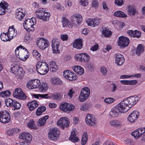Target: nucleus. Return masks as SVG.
<instances>
[{
    "instance_id": "aec40b11",
    "label": "nucleus",
    "mask_w": 145,
    "mask_h": 145,
    "mask_svg": "<svg viewBox=\"0 0 145 145\" xmlns=\"http://www.w3.org/2000/svg\"><path fill=\"white\" fill-rule=\"evenodd\" d=\"M41 84L39 80L35 79L29 81L26 85L27 87L29 89H33L39 87Z\"/></svg>"
},
{
    "instance_id": "39448f33",
    "label": "nucleus",
    "mask_w": 145,
    "mask_h": 145,
    "mask_svg": "<svg viewBox=\"0 0 145 145\" xmlns=\"http://www.w3.org/2000/svg\"><path fill=\"white\" fill-rule=\"evenodd\" d=\"M35 12L36 13V17L37 18L45 21L49 20L50 14L49 12H45L43 8H40L36 11Z\"/></svg>"
},
{
    "instance_id": "a211bd4d",
    "label": "nucleus",
    "mask_w": 145,
    "mask_h": 145,
    "mask_svg": "<svg viewBox=\"0 0 145 145\" xmlns=\"http://www.w3.org/2000/svg\"><path fill=\"white\" fill-rule=\"evenodd\" d=\"M57 124L64 129L65 127H69V120L66 117H61L57 121Z\"/></svg>"
},
{
    "instance_id": "e2e57ef3",
    "label": "nucleus",
    "mask_w": 145,
    "mask_h": 145,
    "mask_svg": "<svg viewBox=\"0 0 145 145\" xmlns=\"http://www.w3.org/2000/svg\"><path fill=\"white\" fill-rule=\"evenodd\" d=\"M80 3L83 6H86L88 5V0H80Z\"/></svg>"
},
{
    "instance_id": "5701e85b",
    "label": "nucleus",
    "mask_w": 145,
    "mask_h": 145,
    "mask_svg": "<svg viewBox=\"0 0 145 145\" xmlns=\"http://www.w3.org/2000/svg\"><path fill=\"white\" fill-rule=\"evenodd\" d=\"M115 63L118 66L123 65L125 62V59L123 56L119 53H117L115 55Z\"/></svg>"
},
{
    "instance_id": "69168bd1",
    "label": "nucleus",
    "mask_w": 145,
    "mask_h": 145,
    "mask_svg": "<svg viewBox=\"0 0 145 145\" xmlns=\"http://www.w3.org/2000/svg\"><path fill=\"white\" fill-rule=\"evenodd\" d=\"M60 38L63 41H64L67 40L68 36L67 34H63L61 35Z\"/></svg>"
},
{
    "instance_id": "ddd939ff",
    "label": "nucleus",
    "mask_w": 145,
    "mask_h": 145,
    "mask_svg": "<svg viewBox=\"0 0 145 145\" xmlns=\"http://www.w3.org/2000/svg\"><path fill=\"white\" fill-rule=\"evenodd\" d=\"M37 44L38 46L42 50L45 49L49 45V42L48 40L42 37L39 39L37 41Z\"/></svg>"
},
{
    "instance_id": "f257e3e1",
    "label": "nucleus",
    "mask_w": 145,
    "mask_h": 145,
    "mask_svg": "<svg viewBox=\"0 0 145 145\" xmlns=\"http://www.w3.org/2000/svg\"><path fill=\"white\" fill-rule=\"evenodd\" d=\"M140 95L129 97L122 101L121 103L126 108H129L135 105L140 98Z\"/></svg>"
},
{
    "instance_id": "4c0bfd02",
    "label": "nucleus",
    "mask_w": 145,
    "mask_h": 145,
    "mask_svg": "<svg viewBox=\"0 0 145 145\" xmlns=\"http://www.w3.org/2000/svg\"><path fill=\"white\" fill-rule=\"evenodd\" d=\"M127 12L128 14L131 16H135L137 13L135 8L131 6H129Z\"/></svg>"
},
{
    "instance_id": "3c124183",
    "label": "nucleus",
    "mask_w": 145,
    "mask_h": 145,
    "mask_svg": "<svg viewBox=\"0 0 145 145\" xmlns=\"http://www.w3.org/2000/svg\"><path fill=\"white\" fill-rule=\"evenodd\" d=\"M88 139V137L87 133H84L82 136L81 140L82 144V145L85 144L86 143Z\"/></svg>"
},
{
    "instance_id": "0e129e2a",
    "label": "nucleus",
    "mask_w": 145,
    "mask_h": 145,
    "mask_svg": "<svg viewBox=\"0 0 145 145\" xmlns=\"http://www.w3.org/2000/svg\"><path fill=\"white\" fill-rule=\"evenodd\" d=\"M31 39L30 38V36L29 35H26L24 37V40L26 43H28L29 42L31 41Z\"/></svg>"
},
{
    "instance_id": "c03bdc74",
    "label": "nucleus",
    "mask_w": 145,
    "mask_h": 145,
    "mask_svg": "<svg viewBox=\"0 0 145 145\" xmlns=\"http://www.w3.org/2000/svg\"><path fill=\"white\" fill-rule=\"evenodd\" d=\"M51 82L53 84L57 85H61L62 84L61 80L56 77H54L51 79Z\"/></svg>"
},
{
    "instance_id": "dca6fc26",
    "label": "nucleus",
    "mask_w": 145,
    "mask_h": 145,
    "mask_svg": "<svg viewBox=\"0 0 145 145\" xmlns=\"http://www.w3.org/2000/svg\"><path fill=\"white\" fill-rule=\"evenodd\" d=\"M11 72L16 76H21L23 74L22 69L18 65L14 64L11 65Z\"/></svg>"
},
{
    "instance_id": "423d86ee",
    "label": "nucleus",
    "mask_w": 145,
    "mask_h": 145,
    "mask_svg": "<svg viewBox=\"0 0 145 145\" xmlns=\"http://www.w3.org/2000/svg\"><path fill=\"white\" fill-rule=\"evenodd\" d=\"M36 18H33L31 19H28L25 20L23 23V26L27 32L33 31L35 29L33 26L36 23Z\"/></svg>"
},
{
    "instance_id": "ea45409f",
    "label": "nucleus",
    "mask_w": 145,
    "mask_h": 145,
    "mask_svg": "<svg viewBox=\"0 0 145 145\" xmlns=\"http://www.w3.org/2000/svg\"><path fill=\"white\" fill-rule=\"evenodd\" d=\"M101 31L102 34L105 37H109L112 34V33L111 31L109 30L108 29L105 27H102Z\"/></svg>"
},
{
    "instance_id": "8fccbe9b",
    "label": "nucleus",
    "mask_w": 145,
    "mask_h": 145,
    "mask_svg": "<svg viewBox=\"0 0 145 145\" xmlns=\"http://www.w3.org/2000/svg\"><path fill=\"white\" fill-rule=\"evenodd\" d=\"M10 92L8 90L2 91L0 93V97H8L10 94Z\"/></svg>"
},
{
    "instance_id": "473e14b6",
    "label": "nucleus",
    "mask_w": 145,
    "mask_h": 145,
    "mask_svg": "<svg viewBox=\"0 0 145 145\" xmlns=\"http://www.w3.org/2000/svg\"><path fill=\"white\" fill-rule=\"evenodd\" d=\"M72 69L73 71L79 75H82L84 72V69L80 66H75L73 67Z\"/></svg>"
},
{
    "instance_id": "f8f14e48",
    "label": "nucleus",
    "mask_w": 145,
    "mask_h": 145,
    "mask_svg": "<svg viewBox=\"0 0 145 145\" xmlns=\"http://www.w3.org/2000/svg\"><path fill=\"white\" fill-rule=\"evenodd\" d=\"M10 116L8 112L6 110L0 111V121L3 123H6L10 121Z\"/></svg>"
},
{
    "instance_id": "9d476101",
    "label": "nucleus",
    "mask_w": 145,
    "mask_h": 145,
    "mask_svg": "<svg viewBox=\"0 0 145 145\" xmlns=\"http://www.w3.org/2000/svg\"><path fill=\"white\" fill-rule=\"evenodd\" d=\"M60 134L59 130L56 128L50 129L48 133V138L53 141L56 140Z\"/></svg>"
},
{
    "instance_id": "49530a36",
    "label": "nucleus",
    "mask_w": 145,
    "mask_h": 145,
    "mask_svg": "<svg viewBox=\"0 0 145 145\" xmlns=\"http://www.w3.org/2000/svg\"><path fill=\"white\" fill-rule=\"evenodd\" d=\"M33 97L35 98L39 99V97H40L43 99H49L50 98V97L48 96V94H34L33 95Z\"/></svg>"
},
{
    "instance_id": "bb28decb",
    "label": "nucleus",
    "mask_w": 145,
    "mask_h": 145,
    "mask_svg": "<svg viewBox=\"0 0 145 145\" xmlns=\"http://www.w3.org/2000/svg\"><path fill=\"white\" fill-rule=\"evenodd\" d=\"M25 12L21 8H19L16 10L15 16L17 19L21 21L25 15Z\"/></svg>"
},
{
    "instance_id": "79ce46f5",
    "label": "nucleus",
    "mask_w": 145,
    "mask_h": 145,
    "mask_svg": "<svg viewBox=\"0 0 145 145\" xmlns=\"http://www.w3.org/2000/svg\"><path fill=\"white\" fill-rule=\"evenodd\" d=\"M46 109V107L45 106H41L39 107L37 109L36 112V115L38 116L41 115Z\"/></svg>"
},
{
    "instance_id": "a18cd8bd",
    "label": "nucleus",
    "mask_w": 145,
    "mask_h": 145,
    "mask_svg": "<svg viewBox=\"0 0 145 145\" xmlns=\"http://www.w3.org/2000/svg\"><path fill=\"white\" fill-rule=\"evenodd\" d=\"M0 36L1 39L3 41L5 42L10 40L8 38L7 33H6L3 32L1 34Z\"/></svg>"
},
{
    "instance_id": "cd10ccee",
    "label": "nucleus",
    "mask_w": 145,
    "mask_h": 145,
    "mask_svg": "<svg viewBox=\"0 0 145 145\" xmlns=\"http://www.w3.org/2000/svg\"><path fill=\"white\" fill-rule=\"evenodd\" d=\"M7 33L10 40L16 37L17 34V31L14 28V26L9 27Z\"/></svg>"
},
{
    "instance_id": "37998d69",
    "label": "nucleus",
    "mask_w": 145,
    "mask_h": 145,
    "mask_svg": "<svg viewBox=\"0 0 145 145\" xmlns=\"http://www.w3.org/2000/svg\"><path fill=\"white\" fill-rule=\"evenodd\" d=\"M114 16L117 17L124 18L127 17V15L123 12L120 10L115 12L114 14Z\"/></svg>"
},
{
    "instance_id": "412c9836",
    "label": "nucleus",
    "mask_w": 145,
    "mask_h": 145,
    "mask_svg": "<svg viewBox=\"0 0 145 145\" xmlns=\"http://www.w3.org/2000/svg\"><path fill=\"white\" fill-rule=\"evenodd\" d=\"M101 22V18H89L87 20L86 23L88 25L95 27L98 25Z\"/></svg>"
},
{
    "instance_id": "72a5a7b5",
    "label": "nucleus",
    "mask_w": 145,
    "mask_h": 145,
    "mask_svg": "<svg viewBox=\"0 0 145 145\" xmlns=\"http://www.w3.org/2000/svg\"><path fill=\"white\" fill-rule=\"evenodd\" d=\"M27 106L31 111L33 110L38 106V102L35 101H33L29 103L27 105Z\"/></svg>"
},
{
    "instance_id": "e433bc0d",
    "label": "nucleus",
    "mask_w": 145,
    "mask_h": 145,
    "mask_svg": "<svg viewBox=\"0 0 145 145\" xmlns=\"http://www.w3.org/2000/svg\"><path fill=\"white\" fill-rule=\"evenodd\" d=\"M121 83L125 85H134L137 84V81L136 80H121Z\"/></svg>"
},
{
    "instance_id": "20e7f679",
    "label": "nucleus",
    "mask_w": 145,
    "mask_h": 145,
    "mask_svg": "<svg viewBox=\"0 0 145 145\" xmlns=\"http://www.w3.org/2000/svg\"><path fill=\"white\" fill-rule=\"evenodd\" d=\"M36 68L37 72L41 75L46 74L49 70L48 65L46 62H37L36 65Z\"/></svg>"
},
{
    "instance_id": "09e8293b",
    "label": "nucleus",
    "mask_w": 145,
    "mask_h": 145,
    "mask_svg": "<svg viewBox=\"0 0 145 145\" xmlns=\"http://www.w3.org/2000/svg\"><path fill=\"white\" fill-rule=\"evenodd\" d=\"M144 46L142 44H139L137 48L136 53L137 54H140L143 52L144 49Z\"/></svg>"
},
{
    "instance_id": "864d4df0",
    "label": "nucleus",
    "mask_w": 145,
    "mask_h": 145,
    "mask_svg": "<svg viewBox=\"0 0 145 145\" xmlns=\"http://www.w3.org/2000/svg\"><path fill=\"white\" fill-rule=\"evenodd\" d=\"M82 62H88L90 59L89 56L87 54L84 53H82Z\"/></svg>"
},
{
    "instance_id": "bf43d9fd",
    "label": "nucleus",
    "mask_w": 145,
    "mask_h": 145,
    "mask_svg": "<svg viewBox=\"0 0 145 145\" xmlns=\"http://www.w3.org/2000/svg\"><path fill=\"white\" fill-rule=\"evenodd\" d=\"M115 100L113 98H108L105 99L104 101L106 103L110 104L113 103Z\"/></svg>"
},
{
    "instance_id": "6ab92c4d",
    "label": "nucleus",
    "mask_w": 145,
    "mask_h": 145,
    "mask_svg": "<svg viewBox=\"0 0 145 145\" xmlns=\"http://www.w3.org/2000/svg\"><path fill=\"white\" fill-rule=\"evenodd\" d=\"M118 45L122 48L127 46L129 42V39L123 36H121L118 37Z\"/></svg>"
},
{
    "instance_id": "a878e982",
    "label": "nucleus",
    "mask_w": 145,
    "mask_h": 145,
    "mask_svg": "<svg viewBox=\"0 0 145 145\" xmlns=\"http://www.w3.org/2000/svg\"><path fill=\"white\" fill-rule=\"evenodd\" d=\"M8 5L7 3L4 1L0 3V15H4L7 10H8Z\"/></svg>"
},
{
    "instance_id": "4468645a",
    "label": "nucleus",
    "mask_w": 145,
    "mask_h": 145,
    "mask_svg": "<svg viewBox=\"0 0 145 145\" xmlns=\"http://www.w3.org/2000/svg\"><path fill=\"white\" fill-rule=\"evenodd\" d=\"M13 94L15 98L22 100H25L26 99V96L20 88L15 89Z\"/></svg>"
},
{
    "instance_id": "c9c22d12",
    "label": "nucleus",
    "mask_w": 145,
    "mask_h": 145,
    "mask_svg": "<svg viewBox=\"0 0 145 145\" xmlns=\"http://www.w3.org/2000/svg\"><path fill=\"white\" fill-rule=\"evenodd\" d=\"M49 66L50 70L51 72H55L57 70V66L54 61H52L50 62L49 63Z\"/></svg>"
},
{
    "instance_id": "052dcab7",
    "label": "nucleus",
    "mask_w": 145,
    "mask_h": 145,
    "mask_svg": "<svg viewBox=\"0 0 145 145\" xmlns=\"http://www.w3.org/2000/svg\"><path fill=\"white\" fill-rule=\"evenodd\" d=\"M100 71L103 75L106 76L107 75V70L105 67H101L100 69Z\"/></svg>"
},
{
    "instance_id": "1a4fd4ad",
    "label": "nucleus",
    "mask_w": 145,
    "mask_h": 145,
    "mask_svg": "<svg viewBox=\"0 0 145 145\" xmlns=\"http://www.w3.org/2000/svg\"><path fill=\"white\" fill-rule=\"evenodd\" d=\"M90 94L89 88L87 87H85L81 90L78 97V100L81 102L85 101L89 97Z\"/></svg>"
},
{
    "instance_id": "de8ad7c7",
    "label": "nucleus",
    "mask_w": 145,
    "mask_h": 145,
    "mask_svg": "<svg viewBox=\"0 0 145 145\" xmlns=\"http://www.w3.org/2000/svg\"><path fill=\"white\" fill-rule=\"evenodd\" d=\"M121 124L120 122L116 120H112L109 122L110 125L112 126L117 127L120 125Z\"/></svg>"
},
{
    "instance_id": "2eb2a0df",
    "label": "nucleus",
    "mask_w": 145,
    "mask_h": 145,
    "mask_svg": "<svg viewBox=\"0 0 145 145\" xmlns=\"http://www.w3.org/2000/svg\"><path fill=\"white\" fill-rule=\"evenodd\" d=\"M139 116V112L137 110H134L128 116V120L131 123H133L137 120Z\"/></svg>"
},
{
    "instance_id": "2f4dec72",
    "label": "nucleus",
    "mask_w": 145,
    "mask_h": 145,
    "mask_svg": "<svg viewBox=\"0 0 145 145\" xmlns=\"http://www.w3.org/2000/svg\"><path fill=\"white\" fill-rule=\"evenodd\" d=\"M62 23L63 27L71 28L74 24V23H70L69 20L65 17H63L62 21Z\"/></svg>"
},
{
    "instance_id": "4be33fe9",
    "label": "nucleus",
    "mask_w": 145,
    "mask_h": 145,
    "mask_svg": "<svg viewBox=\"0 0 145 145\" xmlns=\"http://www.w3.org/2000/svg\"><path fill=\"white\" fill-rule=\"evenodd\" d=\"M145 132V127L137 129L131 133V135L134 136L135 138L137 139L139 138Z\"/></svg>"
},
{
    "instance_id": "58836bf2",
    "label": "nucleus",
    "mask_w": 145,
    "mask_h": 145,
    "mask_svg": "<svg viewBox=\"0 0 145 145\" xmlns=\"http://www.w3.org/2000/svg\"><path fill=\"white\" fill-rule=\"evenodd\" d=\"M49 118V116L46 115L39 119L38 123L39 126H43L46 123V121Z\"/></svg>"
},
{
    "instance_id": "0eeeda50",
    "label": "nucleus",
    "mask_w": 145,
    "mask_h": 145,
    "mask_svg": "<svg viewBox=\"0 0 145 145\" xmlns=\"http://www.w3.org/2000/svg\"><path fill=\"white\" fill-rule=\"evenodd\" d=\"M5 103L7 106L12 107V109L14 110L19 109L21 107V105L19 103L10 98L6 99Z\"/></svg>"
},
{
    "instance_id": "f704fd0d",
    "label": "nucleus",
    "mask_w": 145,
    "mask_h": 145,
    "mask_svg": "<svg viewBox=\"0 0 145 145\" xmlns=\"http://www.w3.org/2000/svg\"><path fill=\"white\" fill-rule=\"evenodd\" d=\"M83 46V44L81 39H76L74 41L73 46L78 49H81Z\"/></svg>"
},
{
    "instance_id": "f3484780",
    "label": "nucleus",
    "mask_w": 145,
    "mask_h": 145,
    "mask_svg": "<svg viewBox=\"0 0 145 145\" xmlns=\"http://www.w3.org/2000/svg\"><path fill=\"white\" fill-rule=\"evenodd\" d=\"M63 76L66 79L69 81H74L77 78V76L75 73L67 70L64 72Z\"/></svg>"
},
{
    "instance_id": "6e6552de",
    "label": "nucleus",
    "mask_w": 145,
    "mask_h": 145,
    "mask_svg": "<svg viewBox=\"0 0 145 145\" xmlns=\"http://www.w3.org/2000/svg\"><path fill=\"white\" fill-rule=\"evenodd\" d=\"M20 139H22L21 142L22 145H29L31 140V136L30 134L27 132H24L21 133L19 136Z\"/></svg>"
},
{
    "instance_id": "7ed1b4c3",
    "label": "nucleus",
    "mask_w": 145,
    "mask_h": 145,
    "mask_svg": "<svg viewBox=\"0 0 145 145\" xmlns=\"http://www.w3.org/2000/svg\"><path fill=\"white\" fill-rule=\"evenodd\" d=\"M17 57L20 59L25 61L29 57V54L27 50L21 45L18 47L15 51Z\"/></svg>"
},
{
    "instance_id": "c85d7f7f",
    "label": "nucleus",
    "mask_w": 145,
    "mask_h": 145,
    "mask_svg": "<svg viewBox=\"0 0 145 145\" xmlns=\"http://www.w3.org/2000/svg\"><path fill=\"white\" fill-rule=\"evenodd\" d=\"M76 131L75 129L72 130L69 138V140L74 143L78 142L79 140L78 138L76 136Z\"/></svg>"
},
{
    "instance_id": "680f3d73",
    "label": "nucleus",
    "mask_w": 145,
    "mask_h": 145,
    "mask_svg": "<svg viewBox=\"0 0 145 145\" xmlns=\"http://www.w3.org/2000/svg\"><path fill=\"white\" fill-rule=\"evenodd\" d=\"M125 0H115V4L118 6H121L123 5Z\"/></svg>"
},
{
    "instance_id": "338daca9",
    "label": "nucleus",
    "mask_w": 145,
    "mask_h": 145,
    "mask_svg": "<svg viewBox=\"0 0 145 145\" xmlns=\"http://www.w3.org/2000/svg\"><path fill=\"white\" fill-rule=\"evenodd\" d=\"M98 48V45L97 44H95L93 46H91L90 50L93 51L97 50Z\"/></svg>"
},
{
    "instance_id": "603ef678",
    "label": "nucleus",
    "mask_w": 145,
    "mask_h": 145,
    "mask_svg": "<svg viewBox=\"0 0 145 145\" xmlns=\"http://www.w3.org/2000/svg\"><path fill=\"white\" fill-rule=\"evenodd\" d=\"M40 84V85L39 86V90L40 91H44L47 89V84L46 83H43Z\"/></svg>"
},
{
    "instance_id": "7c9ffc66",
    "label": "nucleus",
    "mask_w": 145,
    "mask_h": 145,
    "mask_svg": "<svg viewBox=\"0 0 145 145\" xmlns=\"http://www.w3.org/2000/svg\"><path fill=\"white\" fill-rule=\"evenodd\" d=\"M128 34L130 36L133 37L139 38L141 36V33L137 30L133 31L131 30H129L127 32Z\"/></svg>"
},
{
    "instance_id": "9b49d317",
    "label": "nucleus",
    "mask_w": 145,
    "mask_h": 145,
    "mask_svg": "<svg viewBox=\"0 0 145 145\" xmlns=\"http://www.w3.org/2000/svg\"><path fill=\"white\" fill-rule=\"evenodd\" d=\"M74 106L72 104L66 103H62L59 106L60 109L63 112L69 113L74 110Z\"/></svg>"
},
{
    "instance_id": "a19ab883",
    "label": "nucleus",
    "mask_w": 145,
    "mask_h": 145,
    "mask_svg": "<svg viewBox=\"0 0 145 145\" xmlns=\"http://www.w3.org/2000/svg\"><path fill=\"white\" fill-rule=\"evenodd\" d=\"M20 131V129L18 128H14L9 129L7 131V134L10 135H12L15 133H19Z\"/></svg>"
},
{
    "instance_id": "b1692460",
    "label": "nucleus",
    "mask_w": 145,
    "mask_h": 145,
    "mask_svg": "<svg viewBox=\"0 0 145 145\" xmlns=\"http://www.w3.org/2000/svg\"><path fill=\"white\" fill-rule=\"evenodd\" d=\"M59 45V42L58 39H53L52 40L51 46L53 53L57 54L59 53L60 51L58 49Z\"/></svg>"
},
{
    "instance_id": "4d7b16f0",
    "label": "nucleus",
    "mask_w": 145,
    "mask_h": 145,
    "mask_svg": "<svg viewBox=\"0 0 145 145\" xmlns=\"http://www.w3.org/2000/svg\"><path fill=\"white\" fill-rule=\"evenodd\" d=\"M27 125L29 128L33 129L35 127L34 121L32 120H31L27 123Z\"/></svg>"
},
{
    "instance_id": "f03ea898",
    "label": "nucleus",
    "mask_w": 145,
    "mask_h": 145,
    "mask_svg": "<svg viewBox=\"0 0 145 145\" xmlns=\"http://www.w3.org/2000/svg\"><path fill=\"white\" fill-rule=\"evenodd\" d=\"M129 110V108H126L120 103L117 106H115L112 108L109 114L111 117H117L121 115L122 113L127 112Z\"/></svg>"
},
{
    "instance_id": "c756f323",
    "label": "nucleus",
    "mask_w": 145,
    "mask_h": 145,
    "mask_svg": "<svg viewBox=\"0 0 145 145\" xmlns=\"http://www.w3.org/2000/svg\"><path fill=\"white\" fill-rule=\"evenodd\" d=\"M72 19H71V22L72 23H74V25H75V20L74 21V20H76V22L77 23H80L82 20V16L80 14H76L73 16H72L71 17Z\"/></svg>"
},
{
    "instance_id": "774afa93",
    "label": "nucleus",
    "mask_w": 145,
    "mask_h": 145,
    "mask_svg": "<svg viewBox=\"0 0 145 145\" xmlns=\"http://www.w3.org/2000/svg\"><path fill=\"white\" fill-rule=\"evenodd\" d=\"M125 143L129 145H134V142L132 140L128 139L125 140Z\"/></svg>"
},
{
    "instance_id": "13d9d810",
    "label": "nucleus",
    "mask_w": 145,
    "mask_h": 145,
    "mask_svg": "<svg viewBox=\"0 0 145 145\" xmlns=\"http://www.w3.org/2000/svg\"><path fill=\"white\" fill-rule=\"evenodd\" d=\"M32 54L33 56L36 59L40 57L41 56L40 54L38 52L37 50H33V51Z\"/></svg>"
},
{
    "instance_id": "5fc2aeb1",
    "label": "nucleus",
    "mask_w": 145,
    "mask_h": 145,
    "mask_svg": "<svg viewBox=\"0 0 145 145\" xmlns=\"http://www.w3.org/2000/svg\"><path fill=\"white\" fill-rule=\"evenodd\" d=\"M62 96L61 93H59L54 94L52 95V98L55 100H58Z\"/></svg>"
},
{
    "instance_id": "393cba45",
    "label": "nucleus",
    "mask_w": 145,
    "mask_h": 145,
    "mask_svg": "<svg viewBox=\"0 0 145 145\" xmlns=\"http://www.w3.org/2000/svg\"><path fill=\"white\" fill-rule=\"evenodd\" d=\"M86 122L88 125L93 126L96 121L93 115L88 114H87L86 118Z\"/></svg>"
},
{
    "instance_id": "6e6d98bb",
    "label": "nucleus",
    "mask_w": 145,
    "mask_h": 145,
    "mask_svg": "<svg viewBox=\"0 0 145 145\" xmlns=\"http://www.w3.org/2000/svg\"><path fill=\"white\" fill-rule=\"evenodd\" d=\"M82 53L77 54L74 56L75 59L77 61L82 62Z\"/></svg>"
}]
</instances>
